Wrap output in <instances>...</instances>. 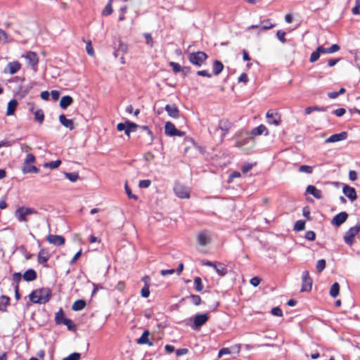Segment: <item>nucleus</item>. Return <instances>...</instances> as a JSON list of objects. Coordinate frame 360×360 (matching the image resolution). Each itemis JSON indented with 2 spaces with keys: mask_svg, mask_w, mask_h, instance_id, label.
I'll use <instances>...</instances> for the list:
<instances>
[{
  "mask_svg": "<svg viewBox=\"0 0 360 360\" xmlns=\"http://www.w3.org/2000/svg\"><path fill=\"white\" fill-rule=\"evenodd\" d=\"M253 137L248 131H240L236 135L235 146L242 150H248L253 146Z\"/></svg>",
  "mask_w": 360,
  "mask_h": 360,
  "instance_id": "nucleus-1",
  "label": "nucleus"
},
{
  "mask_svg": "<svg viewBox=\"0 0 360 360\" xmlns=\"http://www.w3.org/2000/svg\"><path fill=\"white\" fill-rule=\"evenodd\" d=\"M51 291L49 288H41L34 290L30 295V301L36 304H45L50 299Z\"/></svg>",
  "mask_w": 360,
  "mask_h": 360,
  "instance_id": "nucleus-2",
  "label": "nucleus"
},
{
  "mask_svg": "<svg viewBox=\"0 0 360 360\" xmlns=\"http://www.w3.org/2000/svg\"><path fill=\"white\" fill-rule=\"evenodd\" d=\"M188 58L192 64L200 67L206 61L207 55L203 51H197L189 53Z\"/></svg>",
  "mask_w": 360,
  "mask_h": 360,
  "instance_id": "nucleus-3",
  "label": "nucleus"
},
{
  "mask_svg": "<svg viewBox=\"0 0 360 360\" xmlns=\"http://www.w3.org/2000/svg\"><path fill=\"white\" fill-rule=\"evenodd\" d=\"M359 231L360 223H358L354 226L349 229V230L345 233V235L344 236V240L345 243L349 246L352 245L354 243V238Z\"/></svg>",
  "mask_w": 360,
  "mask_h": 360,
  "instance_id": "nucleus-4",
  "label": "nucleus"
},
{
  "mask_svg": "<svg viewBox=\"0 0 360 360\" xmlns=\"http://www.w3.org/2000/svg\"><path fill=\"white\" fill-rule=\"evenodd\" d=\"M35 213L33 208L20 207L15 211V216L19 221H27V217Z\"/></svg>",
  "mask_w": 360,
  "mask_h": 360,
  "instance_id": "nucleus-5",
  "label": "nucleus"
},
{
  "mask_svg": "<svg viewBox=\"0 0 360 360\" xmlns=\"http://www.w3.org/2000/svg\"><path fill=\"white\" fill-rule=\"evenodd\" d=\"M165 133L169 136H184L185 132L178 130L171 122H167L165 125Z\"/></svg>",
  "mask_w": 360,
  "mask_h": 360,
  "instance_id": "nucleus-6",
  "label": "nucleus"
},
{
  "mask_svg": "<svg viewBox=\"0 0 360 360\" xmlns=\"http://www.w3.org/2000/svg\"><path fill=\"white\" fill-rule=\"evenodd\" d=\"M176 195L180 198H188L190 197L189 189L181 184H176L174 187Z\"/></svg>",
  "mask_w": 360,
  "mask_h": 360,
  "instance_id": "nucleus-7",
  "label": "nucleus"
},
{
  "mask_svg": "<svg viewBox=\"0 0 360 360\" xmlns=\"http://www.w3.org/2000/svg\"><path fill=\"white\" fill-rule=\"evenodd\" d=\"M302 288L301 292H309L312 288V280L309 276V272L305 271L302 276Z\"/></svg>",
  "mask_w": 360,
  "mask_h": 360,
  "instance_id": "nucleus-8",
  "label": "nucleus"
},
{
  "mask_svg": "<svg viewBox=\"0 0 360 360\" xmlns=\"http://www.w3.org/2000/svg\"><path fill=\"white\" fill-rule=\"evenodd\" d=\"M25 58L27 60L28 65L34 70H37V66L39 63V58L35 52L28 51L24 56Z\"/></svg>",
  "mask_w": 360,
  "mask_h": 360,
  "instance_id": "nucleus-9",
  "label": "nucleus"
},
{
  "mask_svg": "<svg viewBox=\"0 0 360 360\" xmlns=\"http://www.w3.org/2000/svg\"><path fill=\"white\" fill-rule=\"evenodd\" d=\"M266 119L267 122L269 124H274L275 126H278L281 122V115L276 112H273L272 110H269L266 112Z\"/></svg>",
  "mask_w": 360,
  "mask_h": 360,
  "instance_id": "nucleus-10",
  "label": "nucleus"
},
{
  "mask_svg": "<svg viewBox=\"0 0 360 360\" xmlns=\"http://www.w3.org/2000/svg\"><path fill=\"white\" fill-rule=\"evenodd\" d=\"M348 218V214L346 212H341L336 214L332 219L331 224L336 226L342 225Z\"/></svg>",
  "mask_w": 360,
  "mask_h": 360,
  "instance_id": "nucleus-11",
  "label": "nucleus"
},
{
  "mask_svg": "<svg viewBox=\"0 0 360 360\" xmlns=\"http://www.w3.org/2000/svg\"><path fill=\"white\" fill-rule=\"evenodd\" d=\"M342 192L352 202L357 199L356 190L353 187L345 185L342 188Z\"/></svg>",
  "mask_w": 360,
  "mask_h": 360,
  "instance_id": "nucleus-12",
  "label": "nucleus"
},
{
  "mask_svg": "<svg viewBox=\"0 0 360 360\" xmlns=\"http://www.w3.org/2000/svg\"><path fill=\"white\" fill-rule=\"evenodd\" d=\"M21 68V64L18 61L10 62L6 65L4 72H8L11 75H14L18 72Z\"/></svg>",
  "mask_w": 360,
  "mask_h": 360,
  "instance_id": "nucleus-13",
  "label": "nucleus"
},
{
  "mask_svg": "<svg viewBox=\"0 0 360 360\" xmlns=\"http://www.w3.org/2000/svg\"><path fill=\"white\" fill-rule=\"evenodd\" d=\"M347 138V133L346 131H342L339 134H335L331 135L326 140V143H335L340 141H344Z\"/></svg>",
  "mask_w": 360,
  "mask_h": 360,
  "instance_id": "nucleus-14",
  "label": "nucleus"
},
{
  "mask_svg": "<svg viewBox=\"0 0 360 360\" xmlns=\"http://www.w3.org/2000/svg\"><path fill=\"white\" fill-rule=\"evenodd\" d=\"M208 320V316L206 314H197L194 317L193 320V328H200L201 326L205 324Z\"/></svg>",
  "mask_w": 360,
  "mask_h": 360,
  "instance_id": "nucleus-15",
  "label": "nucleus"
},
{
  "mask_svg": "<svg viewBox=\"0 0 360 360\" xmlns=\"http://www.w3.org/2000/svg\"><path fill=\"white\" fill-rule=\"evenodd\" d=\"M197 240L199 245L205 246L210 243V236L207 232L201 231L197 236Z\"/></svg>",
  "mask_w": 360,
  "mask_h": 360,
  "instance_id": "nucleus-16",
  "label": "nucleus"
},
{
  "mask_svg": "<svg viewBox=\"0 0 360 360\" xmlns=\"http://www.w3.org/2000/svg\"><path fill=\"white\" fill-rule=\"evenodd\" d=\"M49 243L55 245H61L65 243V238L62 236L58 235H49L47 237Z\"/></svg>",
  "mask_w": 360,
  "mask_h": 360,
  "instance_id": "nucleus-17",
  "label": "nucleus"
},
{
  "mask_svg": "<svg viewBox=\"0 0 360 360\" xmlns=\"http://www.w3.org/2000/svg\"><path fill=\"white\" fill-rule=\"evenodd\" d=\"M169 116L172 118H178L180 115V112L176 105H167L165 108Z\"/></svg>",
  "mask_w": 360,
  "mask_h": 360,
  "instance_id": "nucleus-18",
  "label": "nucleus"
},
{
  "mask_svg": "<svg viewBox=\"0 0 360 360\" xmlns=\"http://www.w3.org/2000/svg\"><path fill=\"white\" fill-rule=\"evenodd\" d=\"M263 134H264L266 136L269 135V130L264 124H260L257 127L252 129L250 132L252 136H260Z\"/></svg>",
  "mask_w": 360,
  "mask_h": 360,
  "instance_id": "nucleus-19",
  "label": "nucleus"
},
{
  "mask_svg": "<svg viewBox=\"0 0 360 360\" xmlns=\"http://www.w3.org/2000/svg\"><path fill=\"white\" fill-rule=\"evenodd\" d=\"M306 193L312 195L316 199H321L323 197L321 191L317 189L312 185H309L307 187Z\"/></svg>",
  "mask_w": 360,
  "mask_h": 360,
  "instance_id": "nucleus-20",
  "label": "nucleus"
},
{
  "mask_svg": "<svg viewBox=\"0 0 360 360\" xmlns=\"http://www.w3.org/2000/svg\"><path fill=\"white\" fill-rule=\"evenodd\" d=\"M59 121L65 127L69 129L70 130H72L74 129V123L73 120L70 119H67L65 115H60L59 116Z\"/></svg>",
  "mask_w": 360,
  "mask_h": 360,
  "instance_id": "nucleus-21",
  "label": "nucleus"
},
{
  "mask_svg": "<svg viewBox=\"0 0 360 360\" xmlns=\"http://www.w3.org/2000/svg\"><path fill=\"white\" fill-rule=\"evenodd\" d=\"M214 269L219 276H224L227 274L226 266L220 262H215Z\"/></svg>",
  "mask_w": 360,
  "mask_h": 360,
  "instance_id": "nucleus-22",
  "label": "nucleus"
},
{
  "mask_svg": "<svg viewBox=\"0 0 360 360\" xmlns=\"http://www.w3.org/2000/svg\"><path fill=\"white\" fill-rule=\"evenodd\" d=\"M232 124L228 120H221L219 123V128L224 131L222 139L225 136L226 134L231 128Z\"/></svg>",
  "mask_w": 360,
  "mask_h": 360,
  "instance_id": "nucleus-23",
  "label": "nucleus"
},
{
  "mask_svg": "<svg viewBox=\"0 0 360 360\" xmlns=\"http://www.w3.org/2000/svg\"><path fill=\"white\" fill-rule=\"evenodd\" d=\"M22 276L24 280L28 282L33 281L37 278V273L32 269L27 270Z\"/></svg>",
  "mask_w": 360,
  "mask_h": 360,
  "instance_id": "nucleus-24",
  "label": "nucleus"
},
{
  "mask_svg": "<svg viewBox=\"0 0 360 360\" xmlns=\"http://www.w3.org/2000/svg\"><path fill=\"white\" fill-rule=\"evenodd\" d=\"M73 102V99L70 96H63L60 101V107L62 109H66L68 106H70Z\"/></svg>",
  "mask_w": 360,
  "mask_h": 360,
  "instance_id": "nucleus-25",
  "label": "nucleus"
},
{
  "mask_svg": "<svg viewBox=\"0 0 360 360\" xmlns=\"http://www.w3.org/2000/svg\"><path fill=\"white\" fill-rule=\"evenodd\" d=\"M30 110L33 112L35 120L39 124H42L44 120V114L43 110L41 109H37L34 111V107H32Z\"/></svg>",
  "mask_w": 360,
  "mask_h": 360,
  "instance_id": "nucleus-26",
  "label": "nucleus"
},
{
  "mask_svg": "<svg viewBox=\"0 0 360 360\" xmlns=\"http://www.w3.org/2000/svg\"><path fill=\"white\" fill-rule=\"evenodd\" d=\"M22 172L23 174H29V173L37 174L39 172V169L34 165H22Z\"/></svg>",
  "mask_w": 360,
  "mask_h": 360,
  "instance_id": "nucleus-27",
  "label": "nucleus"
},
{
  "mask_svg": "<svg viewBox=\"0 0 360 360\" xmlns=\"http://www.w3.org/2000/svg\"><path fill=\"white\" fill-rule=\"evenodd\" d=\"M17 105H18V102L15 99L10 101L8 102V106H7L6 115H13Z\"/></svg>",
  "mask_w": 360,
  "mask_h": 360,
  "instance_id": "nucleus-28",
  "label": "nucleus"
},
{
  "mask_svg": "<svg viewBox=\"0 0 360 360\" xmlns=\"http://www.w3.org/2000/svg\"><path fill=\"white\" fill-rule=\"evenodd\" d=\"M149 332L148 330H145L142 335L137 340V343L139 345L148 344L149 345H152L153 344L148 340Z\"/></svg>",
  "mask_w": 360,
  "mask_h": 360,
  "instance_id": "nucleus-29",
  "label": "nucleus"
},
{
  "mask_svg": "<svg viewBox=\"0 0 360 360\" xmlns=\"http://www.w3.org/2000/svg\"><path fill=\"white\" fill-rule=\"evenodd\" d=\"M49 259V255L45 250H41L38 255V262L40 264L46 263Z\"/></svg>",
  "mask_w": 360,
  "mask_h": 360,
  "instance_id": "nucleus-30",
  "label": "nucleus"
},
{
  "mask_svg": "<svg viewBox=\"0 0 360 360\" xmlns=\"http://www.w3.org/2000/svg\"><path fill=\"white\" fill-rule=\"evenodd\" d=\"M85 307L86 302L83 300H78L73 303L72 309L74 311H80L83 309Z\"/></svg>",
  "mask_w": 360,
  "mask_h": 360,
  "instance_id": "nucleus-31",
  "label": "nucleus"
},
{
  "mask_svg": "<svg viewBox=\"0 0 360 360\" xmlns=\"http://www.w3.org/2000/svg\"><path fill=\"white\" fill-rule=\"evenodd\" d=\"M224 69V65L219 60H214L213 63V72L215 75L220 74Z\"/></svg>",
  "mask_w": 360,
  "mask_h": 360,
  "instance_id": "nucleus-32",
  "label": "nucleus"
},
{
  "mask_svg": "<svg viewBox=\"0 0 360 360\" xmlns=\"http://www.w3.org/2000/svg\"><path fill=\"white\" fill-rule=\"evenodd\" d=\"M65 316V314L62 309H60L59 311L56 314L55 321L58 324H62L63 321L66 319Z\"/></svg>",
  "mask_w": 360,
  "mask_h": 360,
  "instance_id": "nucleus-33",
  "label": "nucleus"
},
{
  "mask_svg": "<svg viewBox=\"0 0 360 360\" xmlns=\"http://www.w3.org/2000/svg\"><path fill=\"white\" fill-rule=\"evenodd\" d=\"M340 285L338 283H335L332 285L330 289V295L332 297H336L339 295Z\"/></svg>",
  "mask_w": 360,
  "mask_h": 360,
  "instance_id": "nucleus-34",
  "label": "nucleus"
},
{
  "mask_svg": "<svg viewBox=\"0 0 360 360\" xmlns=\"http://www.w3.org/2000/svg\"><path fill=\"white\" fill-rule=\"evenodd\" d=\"M61 164V161L60 160H57L56 161H51L49 162H46L44 164V168H49L51 169L58 168Z\"/></svg>",
  "mask_w": 360,
  "mask_h": 360,
  "instance_id": "nucleus-35",
  "label": "nucleus"
},
{
  "mask_svg": "<svg viewBox=\"0 0 360 360\" xmlns=\"http://www.w3.org/2000/svg\"><path fill=\"white\" fill-rule=\"evenodd\" d=\"M169 66L172 68L173 71L175 73L179 72H184L186 69V67L182 68L180 65L175 62H170L169 63Z\"/></svg>",
  "mask_w": 360,
  "mask_h": 360,
  "instance_id": "nucleus-36",
  "label": "nucleus"
},
{
  "mask_svg": "<svg viewBox=\"0 0 360 360\" xmlns=\"http://www.w3.org/2000/svg\"><path fill=\"white\" fill-rule=\"evenodd\" d=\"M194 285L196 291L200 292L202 290L203 285L202 283V280L200 277H195L194 278Z\"/></svg>",
  "mask_w": 360,
  "mask_h": 360,
  "instance_id": "nucleus-37",
  "label": "nucleus"
},
{
  "mask_svg": "<svg viewBox=\"0 0 360 360\" xmlns=\"http://www.w3.org/2000/svg\"><path fill=\"white\" fill-rule=\"evenodd\" d=\"M65 177L72 182H75L79 179V174L76 172L65 173Z\"/></svg>",
  "mask_w": 360,
  "mask_h": 360,
  "instance_id": "nucleus-38",
  "label": "nucleus"
},
{
  "mask_svg": "<svg viewBox=\"0 0 360 360\" xmlns=\"http://www.w3.org/2000/svg\"><path fill=\"white\" fill-rule=\"evenodd\" d=\"M298 172L306 174H311L313 172V167L309 165H301L298 168Z\"/></svg>",
  "mask_w": 360,
  "mask_h": 360,
  "instance_id": "nucleus-39",
  "label": "nucleus"
},
{
  "mask_svg": "<svg viewBox=\"0 0 360 360\" xmlns=\"http://www.w3.org/2000/svg\"><path fill=\"white\" fill-rule=\"evenodd\" d=\"M275 25L270 22L269 20L262 22V25L260 26V31H264L274 27Z\"/></svg>",
  "mask_w": 360,
  "mask_h": 360,
  "instance_id": "nucleus-40",
  "label": "nucleus"
},
{
  "mask_svg": "<svg viewBox=\"0 0 360 360\" xmlns=\"http://www.w3.org/2000/svg\"><path fill=\"white\" fill-rule=\"evenodd\" d=\"M305 222L302 220H298L295 222L294 226V230L296 231H300L304 229Z\"/></svg>",
  "mask_w": 360,
  "mask_h": 360,
  "instance_id": "nucleus-41",
  "label": "nucleus"
},
{
  "mask_svg": "<svg viewBox=\"0 0 360 360\" xmlns=\"http://www.w3.org/2000/svg\"><path fill=\"white\" fill-rule=\"evenodd\" d=\"M112 3L109 1L108 4L105 6L104 9L102 11L103 15H109L112 13Z\"/></svg>",
  "mask_w": 360,
  "mask_h": 360,
  "instance_id": "nucleus-42",
  "label": "nucleus"
},
{
  "mask_svg": "<svg viewBox=\"0 0 360 360\" xmlns=\"http://www.w3.org/2000/svg\"><path fill=\"white\" fill-rule=\"evenodd\" d=\"M86 53H88V55H89L91 56H94V50L92 46L91 41H88L86 42Z\"/></svg>",
  "mask_w": 360,
  "mask_h": 360,
  "instance_id": "nucleus-43",
  "label": "nucleus"
},
{
  "mask_svg": "<svg viewBox=\"0 0 360 360\" xmlns=\"http://www.w3.org/2000/svg\"><path fill=\"white\" fill-rule=\"evenodd\" d=\"M35 162V157L34 155L29 153L27 155L26 158L24 160L23 165H30V163H34Z\"/></svg>",
  "mask_w": 360,
  "mask_h": 360,
  "instance_id": "nucleus-44",
  "label": "nucleus"
},
{
  "mask_svg": "<svg viewBox=\"0 0 360 360\" xmlns=\"http://www.w3.org/2000/svg\"><path fill=\"white\" fill-rule=\"evenodd\" d=\"M326 267V260L325 259H319L317 262L316 268L319 272H321Z\"/></svg>",
  "mask_w": 360,
  "mask_h": 360,
  "instance_id": "nucleus-45",
  "label": "nucleus"
},
{
  "mask_svg": "<svg viewBox=\"0 0 360 360\" xmlns=\"http://www.w3.org/2000/svg\"><path fill=\"white\" fill-rule=\"evenodd\" d=\"M81 354L79 353L74 352L64 358L63 360H79Z\"/></svg>",
  "mask_w": 360,
  "mask_h": 360,
  "instance_id": "nucleus-46",
  "label": "nucleus"
},
{
  "mask_svg": "<svg viewBox=\"0 0 360 360\" xmlns=\"http://www.w3.org/2000/svg\"><path fill=\"white\" fill-rule=\"evenodd\" d=\"M190 300L195 305H199L201 302V298L199 295H193L190 296Z\"/></svg>",
  "mask_w": 360,
  "mask_h": 360,
  "instance_id": "nucleus-47",
  "label": "nucleus"
},
{
  "mask_svg": "<svg viewBox=\"0 0 360 360\" xmlns=\"http://www.w3.org/2000/svg\"><path fill=\"white\" fill-rule=\"evenodd\" d=\"M143 297H148L150 295L149 285H145L141 291Z\"/></svg>",
  "mask_w": 360,
  "mask_h": 360,
  "instance_id": "nucleus-48",
  "label": "nucleus"
},
{
  "mask_svg": "<svg viewBox=\"0 0 360 360\" xmlns=\"http://www.w3.org/2000/svg\"><path fill=\"white\" fill-rule=\"evenodd\" d=\"M276 36L278 39L282 42L285 43L286 41V39L285 38V32L282 30H278L276 32Z\"/></svg>",
  "mask_w": 360,
  "mask_h": 360,
  "instance_id": "nucleus-49",
  "label": "nucleus"
},
{
  "mask_svg": "<svg viewBox=\"0 0 360 360\" xmlns=\"http://www.w3.org/2000/svg\"><path fill=\"white\" fill-rule=\"evenodd\" d=\"M231 350L229 348H222L221 349L219 350L218 353V357L221 358L222 356L231 354Z\"/></svg>",
  "mask_w": 360,
  "mask_h": 360,
  "instance_id": "nucleus-50",
  "label": "nucleus"
},
{
  "mask_svg": "<svg viewBox=\"0 0 360 360\" xmlns=\"http://www.w3.org/2000/svg\"><path fill=\"white\" fill-rule=\"evenodd\" d=\"M319 57H320V55H319V53H318V51L316 50V51H314V52L311 54L309 61H310L311 63H314V62H316V60H318V59L319 58Z\"/></svg>",
  "mask_w": 360,
  "mask_h": 360,
  "instance_id": "nucleus-51",
  "label": "nucleus"
},
{
  "mask_svg": "<svg viewBox=\"0 0 360 360\" xmlns=\"http://www.w3.org/2000/svg\"><path fill=\"white\" fill-rule=\"evenodd\" d=\"M150 184H151V181L148 179H146V180L140 181L139 186L140 188H145L149 187L150 186Z\"/></svg>",
  "mask_w": 360,
  "mask_h": 360,
  "instance_id": "nucleus-52",
  "label": "nucleus"
},
{
  "mask_svg": "<svg viewBox=\"0 0 360 360\" xmlns=\"http://www.w3.org/2000/svg\"><path fill=\"white\" fill-rule=\"evenodd\" d=\"M144 37L146 40V44L149 45L150 47L153 46V41L151 34L150 33H145Z\"/></svg>",
  "mask_w": 360,
  "mask_h": 360,
  "instance_id": "nucleus-53",
  "label": "nucleus"
},
{
  "mask_svg": "<svg viewBox=\"0 0 360 360\" xmlns=\"http://www.w3.org/2000/svg\"><path fill=\"white\" fill-rule=\"evenodd\" d=\"M305 238L309 240L313 241L316 238L315 233L312 231H309L306 233Z\"/></svg>",
  "mask_w": 360,
  "mask_h": 360,
  "instance_id": "nucleus-54",
  "label": "nucleus"
},
{
  "mask_svg": "<svg viewBox=\"0 0 360 360\" xmlns=\"http://www.w3.org/2000/svg\"><path fill=\"white\" fill-rule=\"evenodd\" d=\"M271 314L276 316H282L283 311L279 307H274L271 309Z\"/></svg>",
  "mask_w": 360,
  "mask_h": 360,
  "instance_id": "nucleus-55",
  "label": "nucleus"
},
{
  "mask_svg": "<svg viewBox=\"0 0 360 360\" xmlns=\"http://www.w3.org/2000/svg\"><path fill=\"white\" fill-rule=\"evenodd\" d=\"M22 277V276L20 273H14L13 274V281L18 285V283L21 281Z\"/></svg>",
  "mask_w": 360,
  "mask_h": 360,
  "instance_id": "nucleus-56",
  "label": "nucleus"
},
{
  "mask_svg": "<svg viewBox=\"0 0 360 360\" xmlns=\"http://www.w3.org/2000/svg\"><path fill=\"white\" fill-rule=\"evenodd\" d=\"M50 96L53 101H57L60 97V92L57 90H53L51 91Z\"/></svg>",
  "mask_w": 360,
  "mask_h": 360,
  "instance_id": "nucleus-57",
  "label": "nucleus"
},
{
  "mask_svg": "<svg viewBox=\"0 0 360 360\" xmlns=\"http://www.w3.org/2000/svg\"><path fill=\"white\" fill-rule=\"evenodd\" d=\"M252 167H253L252 164L248 163V164L244 165L241 169L243 173H244V174L248 173L252 168Z\"/></svg>",
  "mask_w": 360,
  "mask_h": 360,
  "instance_id": "nucleus-58",
  "label": "nucleus"
},
{
  "mask_svg": "<svg viewBox=\"0 0 360 360\" xmlns=\"http://www.w3.org/2000/svg\"><path fill=\"white\" fill-rule=\"evenodd\" d=\"M340 46L338 44H333L330 48L328 49V53H332L337 52L340 50Z\"/></svg>",
  "mask_w": 360,
  "mask_h": 360,
  "instance_id": "nucleus-59",
  "label": "nucleus"
},
{
  "mask_svg": "<svg viewBox=\"0 0 360 360\" xmlns=\"http://www.w3.org/2000/svg\"><path fill=\"white\" fill-rule=\"evenodd\" d=\"M62 324L65 325L69 330H72L75 327L72 321L69 319H66Z\"/></svg>",
  "mask_w": 360,
  "mask_h": 360,
  "instance_id": "nucleus-60",
  "label": "nucleus"
},
{
  "mask_svg": "<svg viewBox=\"0 0 360 360\" xmlns=\"http://www.w3.org/2000/svg\"><path fill=\"white\" fill-rule=\"evenodd\" d=\"M7 39L6 33L1 29H0V44L5 43Z\"/></svg>",
  "mask_w": 360,
  "mask_h": 360,
  "instance_id": "nucleus-61",
  "label": "nucleus"
},
{
  "mask_svg": "<svg viewBox=\"0 0 360 360\" xmlns=\"http://www.w3.org/2000/svg\"><path fill=\"white\" fill-rule=\"evenodd\" d=\"M138 125L135 123L127 121V128L129 129L131 131H136Z\"/></svg>",
  "mask_w": 360,
  "mask_h": 360,
  "instance_id": "nucleus-62",
  "label": "nucleus"
},
{
  "mask_svg": "<svg viewBox=\"0 0 360 360\" xmlns=\"http://www.w3.org/2000/svg\"><path fill=\"white\" fill-rule=\"evenodd\" d=\"M260 278H259L258 277H253L252 278L250 279V284L252 285L254 287H257L259 285L260 283Z\"/></svg>",
  "mask_w": 360,
  "mask_h": 360,
  "instance_id": "nucleus-63",
  "label": "nucleus"
},
{
  "mask_svg": "<svg viewBox=\"0 0 360 360\" xmlns=\"http://www.w3.org/2000/svg\"><path fill=\"white\" fill-rule=\"evenodd\" d=\"M238 81L239 82H244V83H247L248 82V77L247 75V74L245 73H242L240 77H238Z\"/></svg>",
  "mask_w": 360,
  "mask_h": 360,
  "instance_id": "nucleus-64",
  "label": "nucleus"
}]
</instances>
